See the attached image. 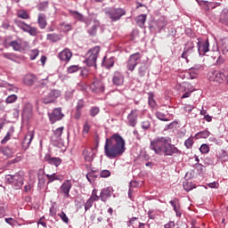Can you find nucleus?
<instances>
[{
  "mask_svg": "<svg viewBox=\"0 0 228 228\" xmlns=\"http://www.w3.org/2000/svg\"><path fill=\"white\" fill-rule=\"evenodd\" d=\"M105 156L109 159H115V158H119L124 152H126V141L124 138L118 134H114L110 137L106 139L104 145Z\"/></svg>",
  "mask_w": 228,
  "mask_h": 228,
  "instance_id": "1",
  "label": "nucleus"
},
{
  "mask_svg": "<svg viewBox=\"0 0 228 228\" xmlns=\"http://www.w3.org/2000/svg\"><path fill=\"white\" fill-rule=\"evenodd\" d=\"M150 149L159 156H174L181 154V151L175 145L168 142L167 137H157L151 141Z\"/></svg>",
  "mask_w": 228,
  "mask_h": 228,
  "instance_id": "2",
  "label": "nucleus"
},
{
  "mask_svg": "<svg viewBox=\"0 0 228 228\" xmlns=\"http://www.w3.org/2000/svg\"><path fill=\"white\" fill-rule=\"evenodd\" d=\"M99 53H101V48L99 46H95L87 52L86 54V63L88 67H94V65H95Z\"/></svg>",
  "mask_w": 228,
  "mask_h": 228,
  "instance_id": "3",
  "label": "nucleus"
},
{
  "mask_svg": "<svg viewBox=\"0 0 228 228\" xmlns=\"http://www.w3.org/2000/svg\"><path fill=\"white\" fill-rule=\"evenodd\" d=\"M195 44L198 47L200 56H204L206 53H209V40L202 38H194Z\"/></svg>",
  "mask_w": 228,
  "mask_h": 228,
  "instance_id": "4",
  "label": "nucleus"
},
{
  "mask_svg": "<svg viewBox=\"0 0 228 228\" xmlns=\"http://www.w3.org/2000/svg\"><path fill=\"white\" fill-rule=\"evenodd\" d=\"M141 60H142V55H140V53L132 54L129 57L126 63L127 69L133 72V70H134L138 63H140Z\"/></svg>",
  "mask_w": 228,
  "mask_h": 228,
  "instance_id": "5",
  "label": "nucleus"
},
{
  "mask_svg": "<svg viewBox=\"0 0 228 228\" xmlns=\"http://www.w3.org/2000/svg\"><path fill=\"white\" fill-rule=\"evenodd\" d=\"M141 60H142V55H140V53L132 54L129 57L126 63L127 69L133 72V70H134L138 63H140Z\"/></svg>",
  "mask_w": 228,
  "mask_h": 228,
  "instance_id": "6",
  "label": "nucleus"
},
{
  "mask_svg": "<svg viewBox=\"0 0 228 228\" xmlns=\"http://www.w3.org/2000/svg\"><path fill=\"white\" fill-rule=\"evenodd\" d=\"M176 88H178L180 92H185L182 95L181 99H188V97L191 95L192 92H195V88H193V86H191L190 83H183L176 86Z\"/></svg>",
  "mask_w": 228,
  "mask_h": 228,
  "instance_id": "7",
  "label": "nucleus"
},
{
  "mask_svg": "<svg viewBox=\"0 0 228 228\" xmlns=\"http://www.w3.org/2000/svg\"><path fill=\"white\" fill-rule=\"evenodd\" d=\"M195 38H191L189 40L184 46L183 53H182V58H187L188 56H191L193 53H195Z\"/></svg>",
  "mask_w": 228,
  "mask_h": 228,
  "instance_id": "8",
  "label": "nucleus"
},
{
  "mask_svg": "<svg viewBox=\"0 0 228 228\" xmlns=\"http://www.w3.org/2000/svg\"><path fill=\"white\" fill-rule=\"evenodd\" d=\"M70 190H72V182L65 180L59 189V193L63 195L65 199H69L70 197Z\"/></svg>",
  "mask_w": 228,
  "mask_h": 228,
  "instance_id": "9",
  "label": "nucleus"
},
{
  "mask_svg": "<svg viewBox=\"0 0 228 228\" xmlns=\"http://www.w3.org/2000/svg\"><path fill=\"white\" fill-rule=\"evenodd\" d=\"M217 49L219 53L228 60V37H224L219 41Z\"/></svg>",
  "mask_w": 228,
  "mask_h": 228,
  "instance_id": "10",
  "label": "nucleus"
},
{
  "mask_svg": "<svg viewBox=\"0 0 228 228\" xmlns=\"http://www.w3.org/2000/svg\"><path fill=\"white\" fill-rule=\"evenodd\" d=\"M127 124L130 127H136L138 124V110H132L131 112L127 116Z\"/></svg>",
  "mask_w": 228,
  "mask_h": 228,
  "instance_id": "11",
  "label": "nucleus"
},
{
  "mask_svg": "<svg viewBox=\"0 0 228 228\" xmlns=\"http://www.w3.org/2000/svg\"><path fill=\"white\" fill-rule=\"evenodd\" d=\"M5 181L8 183V184H12V183H13L16 184V186H22V176H20L19 174L13 175H6Z\"/></svg>",
  "mask_w": 228,
  "mask_h": 228,
  "instance_id": "12",
  "label": "nucleus"
},
{
  "mask_svg": "<svg viewBox=\"0 0 228 228\" xmlns=\"http://www.w3.org/2000/svg\"><path fill=\"white\" fill-rule=\"evenodd\" d=\"M64 115L61 113V108H56L53 110V113L49 114L50 122L54 124L58 120H61Z\"/></svg>",
  "mask_w": 228,
  "mask_h": 228,
  "instance_id": "13",
  "label": "nucleus"
},
{
  "mask_svg": "<svg viewBox=\"0 0 228 228\" xmlns=\"http://www.w3.org/2000/svg\"><path fill=\"white\" fill-rule=\"evenodd\" d=\"M60 94H61L60 91L52 90L47 94V96L43 99V102L45 104H49L51 102H54V101H56V99H58V97H60Z\"/></svg>",
  "mask_w": 228,
  "mask_h": 228,
  "instance_id": "14",
  "label": "nucleus"
},
{
  "mask_svg": "<svg viewBox=\"0 0 228 228\" xmlns=\"http://www.w3.org/2000/svg\"><path fill=\"white\" fill-rule=\"evenodd\" d=\"M109 15L111 20H119L123 15H126V11L122 8L112 9L109 12Z\"/></svg>",
  "mask_w": 228,
  "mask_h": 228,
  "instance_id": "15",
  "label": "nucleus"
},
{
  "mask_svg": "<svg viewBox=\"0 0 228 228\" xmlns=\"http://www.w3.org/2000/svg\"><path fill=\"white\" fill-rule=\"evenodd\" d=\"M225 78V75L221 71L216 70L212 71L209 74L210 81H215L216 83H224V79Z\"/></svg>",
  "mask_w": 228,
  "mask_h": 228,
  "instance_id": "16",
  "label": "nucleus"
},
{
  "mask_svg": "<svg viewBox=\"0 0 228 228\" xmlns=\"http://www.w3.org/2000/svg\"><path fill=\"white\" fill-rule=\"evenodd\" d=\"M94 156H95V153L94 152V150L92 148H86L82 151V158L87 163H91V161H94Z\"/></svg>",
  "mask_w": 228,
  "mask_h": 228,
  "instance_id": "17",
  "label": "nucleus"
},
{
  "mask_svg": "<svg viewBox=\"0 0 228 228\" xmlns=\"http://www.w3.org/2000/svg\"><path fill=\"white\" fill-rule=\"evenodd\" d=\"M111 193H113V188L111 187L103 188L100 193L101 201L106 202L110 199V197H111Z\"/></svg>",
  "mask_w": 228,
  "mask_h": 228,
  "instance_id": "18",
  "label": "nucleus"
},
{
  "mask_svg": "<svg viewBox=\"0 0 228 228\" xmlns=\"http://www.w3.org/2000/svg\"><path fill=\"white\" fill-rule=\"evenodd\" d=\"M112 83L116 86H121V85H124V74L116 71L112 77Z\"/></svg>",
  "mask_w": 228,
  "mask_h": 228,
  "instance_id": "19",
  "label": "nucleus"
},
{
  "mask_svg": "<svg viewBox=\"0 0 228 228\" xmlns=\"http://www.w3.org/2000/svg\"><path fill=\"white\" fill-rule=\"evenodd\" d=\"M70 58H72V52L69 50V48L62 50L59 53V59L61 61H66V62L70 61Z\"/></svg>",
  "mask_w": 228,
  "mask_h": 228,
  "instance_id": "20",
  "label": "nucleus"
},
{
  "mask_svg": "<svg viewBox=\"0 0 228 228\" xmlns=\"http://www.w3.org/2000/svg\"><path fill=\"white\" fill-rule=\"evenodd\" d=\"M45 161L49 163V165H54V167H60L61 165V159L57 157H51V155L46 154L45 156Z\"/></svg>",
  "mask_w": 228,
  "mask_h": 228,
  "instance_id": "21",
  "label": "nucleus"
},
{
  "mask_svg": "<svg viewBox=\"0 0 228 228\" xmlns=\"http://www.w3.org/2000/svg\"><path fill=\"white\" fill-rule=\"evenodd\" d=\"M169 204H171L174 211L176 213V216H178V218H181V206L179 205V200L174 199L169 201Z\"/></svg>",
  "mask_w": 228,
  "mask_h": 228,
  "instance_id": "22",
  "label": "nucleus"
},
{
  "mask_svg": "<svg viewBox=\"0 0 228 228\" xmlns=\"http://www.w3.org/2000/svg\"><path fill=\"white\" fill-rule=\"evenodd\" d=\"M200 6H202V8L205 10V12H209V9L210 8H216V6H220V3H216V4H213V3H208V2H206V1H201L200 3Z\"/></svg>",
  "mask_w": 228,
  "mask_h": 228,
  "instance_id": "23",
  "label": "nucleus"
},
{
  "mask_svg": "<svg viewBox=\"0 0 228 228\" xmlns=\"http://www.w3.org/2000/svg\"><path fill=\"white\" fill-rule=\"evenodd\" d=\"M99 177V171H90L86 174V179L89 181V183H95V180Z\"/></svg>",
  "mask_w": 228,
  "mask_h": 228,
  "instance_id": "24",
  "label": "nucleus"
},
{
  "mask_svg": "<svg viewBox=\"0 0 228 228\" xmlns=\"http://www.w3.org/2000/svg\"><path fill=\"white\" fill-rule=\"evenodd\" d=\"M91 90L97 94L99 92H104V87L102 86V84H101V82L94 81L91 86Z\"/></svg>",
  "mask_w": 228,
  "mask_h": 228,
  "instance_id": "25",
  "label": "nucleus"
},
{
  "mask_svg": "<svg viewBox=\"0 0 228 228\" xmlns=\"http://www.w3.org/2000/svg\"><path fill=\"white\" fill-rule=\"evenodd\" d=\"M220 22L222 24H226L228 26V9L224 8L222 10L220 17H219Z\"/></svg>",
  "mask_w": 228,
  "mask_h": 228,
  "instance_id": "26",
  "label": "nucleus"
},
{
  "mask_svg": "<svg viewBox=\"0 0 228 228\" xmlns=\"http://www.w3.org/2000/svg\"><path fill=\"white\" fill-rule=\"evenodd\" d=\"M46 177L48 179V183H53L54 181H62L63 180L62 175H56L55 173H53L52 175H46Z\"/></svg>",
  "mask_w": 228,
  "mask_h": 228,
  "instance_id": "27",
  "label": "nucleus"
},
{
  "mask_svg": "<svg viewBox=\"0 0 228 228\" xmlns=\"http://www.w3.org/2000/svg\"><path fill=\"white\" fill-rule=\"evenodd\" d=\"M37 22L41 29H45V26H47V21L45 20V14H39Z\"/></svg>",
  "mask_w": 228,
  "mask_h": 228,
  "instance_id": "28",
  "label": "nucleus"
},
{
  "mask_svg": "<svg viewBox=\"0 0 228 228\" xmlns=\"http://www.w3.org/2000/svg\"><path fill=\"white\" fill-rule=\"evenodd\" d=\"M147 20V14H141L136 19V23L140 28L145 25V21Z\"/></svg>",
  "mask_w": 228,
  "mask_h": 228,
  "instance_id": "29",
  "label": "nucleus"
},
{
  "mask_svg": "<svg viewBox=\"0 0 228 228\" xmlns=\"http://www.w3.org/2000/svg\"><path fill=\"white\" fill-rule=\"evenodd\" d=\"M9 47H12L13 51H20V41H12L8 44Z\"/></svg>",
  "mask_w": 228,
  "mask_h": 228,
  "instance_id": "30",
  "label": "nucleus"
},
{
  "mask_svg": "<svg viewBox=\"0 0 228 228\" xmlns=\"http://www.w3.org/2000/svg\"><path fill=\"white\" fill-rule=\"evenodd\" d=\"M209 134H211V133H209V131L204 130V131L197 133L195 134V138H197V139H199V138H208V137H209Z\"/></svg>",
  "mask_w": 228,
  "mask_h": 228,
  "instance_id": "31",
  "label": "nucleus"
},
{
  "mask_svg": "<svg viewBox=\"0 0 228 228\" xmlns=\"http://www.w3.org/2000/svg\"><path fill=\"white\" fill-rule=\"evenodd\" d=\"M44 175H45V171H44V169H39L37 172V177L41 184H45V179H44Z\"/></svg>",
  "mask_w": 228,
  "mask_h": 228,
  "instance_id": "32",
  "label": "nucleus"
},
{
  "mask_svg": "<svg viewBox=\"0 0 228 228\" xmlns=\"http://www.w3.org/2000/svg\"><path fill=\"white\" fill-rule=\"evenodd\" d=\"M69 13L74 19H77V20H83L85 19L83 14L79 13L77 11H69Z\"/></svg>",
  "mask_w": 228,
  "mask_h": 228,
  "instance_id": "33",
  "label": "nucleus"
},
{
  "mask_svg": "<svg viewBox=\"0 0 228 228\" xmlns=\"http://www.w3.org/2000/svg\"><path fill=\"white\" fill-rule=\"evenodd\" d=\"M138 186V183L136 181H131L130 182V188L128 190V197L129 199H133V189L132 188H136Z\"/></svg>",
  "mask_w": 228,
  "mask_h": 228,
  "instance_id": "34",
  "label": "nucleus"
},
{
  "mask_svg": "<svg viewBox=\"0 0 228 228\" xmlns=\"http://www.w3.org/2000/svg\"><path fill=\"white\" fill-rule=\"evenodd\" d=\"M47 40H50V42H58V40H61V37L58 34H48Z\"/></svg>",
  "mask_w": 228,
  "mask_h": 228,
  "instance_id": "35",
  "label": "nucleus"
},
{
  "mask_svg": "<svg viewBox=\"0 0 228 228\" xmlns=\"http://www.w3.org/2000/svg\"><path fill=\"white\" fill-rule=\"evenodd\" d=\"M155 115L159 120H162L163 122H168V118H167V115H165V113L158 111L155 113Z\"/></svg>",
  "mask_w": 228,
  "mask_h": 228,
  "instance_id": "36",
  "label": "nucleus"
},
{
  "mask_svg": "<svg viewBox=\"0 0 228 228\" xmlns=\"http://www.w3.org/2000/svg\"><path fill=\"white\" fill-rule=\"evenodd\" d=\"M193 143H195V142L193 141V137H189L187 140H185L184 146L186 147V149H192Z\"/></svg>",
  "mask_w": 228,
  "mask_h": 228,
  "instance_id": "37",
  "label": "nucleus"
},
{
  "mask_svg": "<svg viewBox=\"0 0 228 228\" xmlns=\"http://www.w3.org/2000/svg\"><path fill=\"white\" fill-rule=\"evenodd\" d=\"M99 199H101V196H98L97 195V190L94 189L93 191H92V195L88 200L93 201V202H95V201L99 200Z\"/></svg>",
  "mask_w": 228,
  "mask_h": 228,
  "instance_id": "38",
  "label": "nucleus"
},
{
  "mask_svg": "<svg viewBox=\"0 0 228 228\" xmlns=\"http://www.w3.org/2000/svg\"><path fill=\"white\" fill-rule=\"evenodd\" d=\"M61 29L62 31H64L65 33H67L68 31L72 30V25L69 24V23H61Z\"/></svg>",
  "mask_w": 228,
  "mask_h": 228,
  "instance_id": "39",
  "label": "nucleus"
},
{
  "mask_svg": "<svg viewBox=\"0 0 228 228\" xmlns=\"http://www.w3.org/2000/svg\"><path fill=\"white\" fill-rule=\"evenodd\" d=\"M12 134H13V130L12 129H11L9 132H7L4 138L1 141V143L2 144L6 143V142H8V140H10V138H12Z\"/></svg>",
  "mask_w": 228,
  "mask_h": 228,
  "instance_id": "40",
  "label": "nucleus"
},
{
  "mask_svg": "<svg viewBox=\"0 0 228 228\" xmlns=\"http://www.w3.org/2000/svg\"><path fill=\"white\" fill-rule=\"evenodd\" d=\"M141 127L144 131H147L148 129H151V121L145 120L141 123Z\"/></svg>",
  "mask_w": 228,
  "mask_h": 228,
  "instance_id": "41",
  "label": "nucleus"
},
{
  "mask_svg": "<svg viewBox=\"0 0 228 228\" xmlns=\"http://www.w3.org/2000/svg\"><path fill=\"white\" fill-rule=\"evenodd\" d=\"M17 101V95L15 94H11L9 95L6 100H5V102L7 104H12V102H15Z\"/></svg>",
  "mask_w": 228,
  "mask_h": 228,
  "instance_id": "42",
  "label": "nucleus"
},
{
  "mask_svg": "<svg viewBox=\"0 0 228 228\" xmlns=\"http://www.w3.org/2000/svg\"><path fill=\"white\" fill-rule=\"evenodd\" d=\"M200 151L201 152V154H208V152H209V146L206 143L202 144L200 147Z\"/></svg>",
  "mask_w": 228,
  "mask_h": 228,
  "instance_id": "43",
  "label": "nucleus"
},
{
  "mask_svg": "<svg viewBox=\"0 0 228 228\" xmlns=\"http://www.w3.org/2000/svg\"><path fill=\"white\" fill-rule=\"evenodd\" d=\"M183 189L185 191H191V190H193V184L191 182H184Z\"/></svg>",
  "mask_w": 228,
  "mask_h": 228,
  "instance_id": "44",
  "label": "nucleus"
},
{
  "mask_svg": "<svg viewBox=\"0 0 228 228\" xmlns=\"http://www.w3.org/2000/svg\"><path fill=\"white\" fill-rule=\"evenodd\" d=\"M19 28H20V29H22L23 31H26L27 33H29V25L20 21L18 24Z\"/></svg>",
  "mask_w": 228,
  "mask_h": 228,
  "instance_id": "45",
  "label": "nucleus"
},
{
  "mask_svg": "<svg viewBox=\"0 0 228 228\" xmlns=\"http://www.w3.org/2000/svg\"><path fill=\"white\" fill-rule=\"evenodd\" d=\"M77 70H79L78 65H72L68 68L69 74H74V72H77Z\"/></svg>",
  "mask_w": 228,
  "mask_h": 228,
  "instance_id": "46",
  "label": "nucleus"
},
{
  "mask_svg": "<svg viewBox=\"0 0 228 228\" xmlns=\"http://www.w3.org/2000/svg\"><path fill=\"white\" fill-rule=\"evenodd\" d=\"M100 177L102 178H106V177H110V175H111V172H110V170H102L99 173Z\"/></svg>",
  "mask_w": 228,
  "mask_h": 228,
  "instance_id": "47",
  "label": "nucleus"
},
{
  "mask_svg": "<svg viewBox=\"0 0 228 228\" xmlns=\"http://www.w3.org/2000/svg\"><path fill=\"white\" fill-rule=\"evenodd\" d=\"M89 114L91 117H95L99 114V108L98 107H92L89 110Z\"/></svg>",
  "mask_w": 228,
  "mask_h": 228,
  "instance_id": "48",
  "label": "nucleus"
},
{
  "mask_svg": "<svg viewBox=\"0 0 228 228\" xmlns=\"http://www.w3.org/2000/svg\"><path fill=\"white\" fill-rule=\"evenodd\" d=\"M58 216H60L64 224H69V217L67 216V214H65V212H61Z\"/></svg>",
  "mask_w": 228,
  "mask_h": 228,
  "instance_id": "49",
  "label": "nucleus"
},
{
  "mask_svg": "<svg viewBox=\"0 0 228 228\" xmlns=\"http://www.w3.org/2000/svg\"><path fill=\"white\" fill-rule=\"evenodd\" d=\"M61 134H63V126L57 128L54 132V135L56 136V138L61 139Z\"/></svg>",
  "mask_w": 228,
  "mask_h": 228,
  "instance_id": "50",
  "label": "nucleus"
},
{
  "mask_svg": "<svg viewBox=\"0 0 228 228\" xmlns=\"http://www.w3.org/2000/svg\"><path fill=\"white\" fill-rule=\"evenodd\" d=\"M148 102L151 108L156 107V101L154 100V95L152 94L149 95Z\"/></svg>",
  "mask_w": 228,
  "mask_h": 228,
  "instance_id": "51",
  "label": "nucleus"
},
{
  "mask_svg": "<svg viewBox=\"0 0 228 228\" xmlns=\"http://www.w3.org/2000/svg\"><path fill=\"white\" fill-rule=\"evenodd\" d=\"M39 51L37 49H34L30 52V60H36L37 56H38Z\"/></svg>",
  "mask_w": 228,
  "mask_h": 228,
  "instance_id": "52",
  "label": "nucleus"
},
{
  "mask_svg": "<svg viewBox=\"0 0 228 228\" xmlns=\"http://www.w3.org/2000/svg\"><path fill=\"white\" fill-rule=\"evenodd\" d=\"M92 206H94V201H91V200H87L85 204V211H88Z\"/></svg>",
  "mask_w": 228,
  "mask_h": 228,
  "instance_id": "53",
  "label": "nucleus"
},
{
  "mask_svg": "<svg viewBox=\"0 0 228 228\" xmlns=\"http://www.w3.org/2000/svg\"><path fill=\"white\" fill-rule=\"evenodd\" d=\"M84 106H85V102L83 100H79L77 103V111H81Z\"/></svg>",
  "mask_w": 228,
  "mask_h": 228,
  "instance_id": "54",
  "label": "nucleus"
},
{
  "mask_svg": "<svg viewBox=\"0 0 228 228\" xmlns=\"http://www.w3.org/2000/svg\"><path fill=\"white\" fill-rule=\"evenodd\" d=\"M18 16L20 17V19H28L29 15L25 11H20L18 12Z\"/></svg>",
  "mask_w": 228,
  "mask_h": 228,
  "instance_id": "55",
  "label": "nucleus"
},
{
  "mask_svg": "<svg viewBox=\"0 0 228 228\" xmlns=\"http://www.w3.org/2000/svg\"><path fill=\"white\" fill-rule=\"evenodd\" d=\"M90 131V125L88 124V122H86L83 127V133L84 134H88Z\"/></svg>",
  "mask_w": 228,
  "mask_h": 228,
  "instance_id": "56",
  "label": "nucleus"
},
{
  "mask_svg": "<svg viewBox=\"0 0 228 228\" xmlns=\"http://www.w3.org/2000/svg\"><path fill=\"white\" fill-rule=\"evenodd\" d=\"M194 109H195V107H194L193 105H190V104L185 105V106L183 107L184 111H187V113H191V111H192Z\"/></svg>",
  "mask_w": 228,
  "mask_h": 228,
  "instance_id": "57",
  "label": "nucleus"
},
{
  "mask_svg": "<svg viewBox=\"0 0 228 228\" xmlns=\"http://www.w3.org/2000/svg\"><path fill=\"white\" fill-rule=\"evenodd\" d=\"M29 35H31L32 37H37V35H38V29H37V28H29Z\"/></svg>",
  "mask_w": 228,
  "mask_h": 228,
  "instance_id": "58",
  "label": "nucleus"
},
{
  "mask_svg": "<svg viewBox=\"0 0 228 228\" xmlns=\"http://www.w3.org/2000/svg\"><path fill=\"white\" fill-rule=\"evenodd\" d=\"M191 72H192V74H193V76H191V73H189V78L190 79H196V77L199 76V71H196V70H191V69H190Z\"/></svg>",
  "mask_w": 228,
  "mask_h": 228,
  "instance_id": "59",
  "label": "nucleus"
},
{
  "mask_svg": "<svg viewBox=\"0 0 228 228\" xmlns=\"http://www.w3.org/2000/svg\"><path fill=\"white\" fill-rule=\"evenodd\" d=\"M97 32V23H94L92 28L89 30L90 35H95Z\"/></svg>",
  "mask_w": 228,
  "mask_h": 228,
  "instance_id": "60",
  "label": "nucleus"
},
{
  "mask_svg": "<svg viewBox=\"0 0 228 228\" xmlns=\"http://www.w3.org/2000/svg\"><path fill=\"white\" fill-rule=\"evenodd\" d=\"M145 70H147V67L145 66H141L139 68V75L140 76H145Z\"/></svg>",
  "mask_w": 228,
  "mask_h": 228,
  "instance_id": "61",
  "label": "nucleus"
},
{
  "mask_svg": "<svg viewBox=\"0 0 228 228\" xmlns=\"http://www.w3.org/2000/svg\"><path fill=\"white\" fill-rule=\"evenodd\" d=\"M148 217L151 219V220H154L156 218V213L153 211V210H150L148 212Z\"/></svg>",
  "mask_w": 228,
  "mask_h": 228,
  "instance_id": "62",
  "label": "nucleus"
},
{
  "mask_svg": "<svg viewBox=\"0 0 228 228\" xmlns=\"http://www.w3.org/2000/svg\"><path fill=\"white\" fill-rule=\"evenodd\" d=\"M222 161H228V154L227 152H224L223 155L221 156Z\"/></svg>",
  "mask_w": 228,
  "mask_h": 228,
  "instance_id": "63",
  "label": "nucleus"
},
{
  "mask_svg": "<svg viewBox=\"0 0 228 228\" xmlns=\"http://www.w3.org/2000/svg\"><path fill=\"white\" fill-rule=\"evenodd\" d=\"M175 224H174V222H169V223H167V224H165L164 225V228H174L175 227Z\"/></svg>",
  "mask_w": 228,
  "mask_h": 228,
  "instance_id": "64",
  "label": "nucleus"
}]
</instances>
